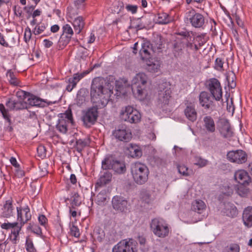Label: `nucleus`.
Wrapping results in <instances>:
<instances>
[{
  "instance_id": "nucleus-1",
  "label": "nucleus",
  "mask_w": 252,
  "mask_h": 252,
  "mask_svg": "<svg viewBox=\"0 0 252 252\" xmlns=\"http://www.w3.org/2000/svg\"><path fill=\"white\" fill-rule=\"evenodd\" d=\"M113 85L101 77L93 79L91 96L94 106L89 109L82 117V121L86 126L94 124L98 116L97 110L104 108L108 104L113 94Z\"/></svg>"
},
{
  "instance_id": "nucleus-2",
  "label": "nucleus",
  "mask_w": 252,
  "mask_h": 252,
  "mask_svg": "<svg viewBox=\"0 0 252 252\" xmlns=\"http://www.w3.org/2000/svg\"><path fill=\"white\" fill-rule=\"evenodd\" d=\"M148 77L143 72L136 74L132 80L131 88L135 97L139 99H144L148 94L146 89Z\"/></svg>"
},
{
  "instance_id": "nucleus-3",
  "label": "nucleus",
  "mask_w": 252,
  "mask_h": 252,
  "mask_svg": "<svg viewBox=\"0 0 252 252\" xmlns=\"http://www.w3.org/2000/svg\"><path fill=\"white\" fill-rule=\"evenodd\" d=\"M131 173L134 182L138 185H143L148 180L149 171L145 164L139 162L132 164Z\"/></svg>"
},
{
  "instance_id": "nucleus-4",
  "label": "nucleus",
  "mask_w": 252,
  "mask_h": 252,
  "mask_svg": "<svg viewBox=\"0 0 252 252\" xmlns=\"http://www.w3.org/2000/svg\"><path fill=\"white\" fill-rule=\"evenodd\" d=\"M101 168L103 170L112 169L118 174H123L126 171L125 163L115 160L112 156H106L102 161Z\"/></svg>"
},
{
  "instance_id": "nucleus-5",
  "label": "nucleus",
  "mask_w": 252,
  "mask_h": 252,
  "mask_svg": "<svg viewBox=\"0 0 252 252\" xmlns=\"http://www.w3.org/2000/svg\"><path fill=\"white\" fill-rule=\"evenodd\" d=\"M153 233L159 238H165L168 235L169 228L166 222L161 218H155L150 223Z\"/></svg>"
},
{
  "instance_id": "nucleus-6",
  "label": "nucleus",
  "mask_w": 252,
  "mask_h": 252,
  "mask_svg": "<svg viewBox=\"0 0 252 252\" xmlns=\"http://www.w3.org/2000/svg\"><path fill=\"white\" fill-rule=\"evenodd\" d=\"M185 22L195 28H203L205 18L201 13L197 12L193 9H190L188 10L185 13Z\"/></svg>"
},
{
  "instance_id": "nucleus-7",
  "label": "nucleus",
  "mask_w": 252,
  "mask_h": 252,
  "mask_svg": "<svg viewBox=\"0 0 252 252\" xmlns=\"http://www.w3.org/2000/svg\"><path fill=\"white\" fill-rule=\"evenodd\" d=\"M157 98V105L160 108L168 104L171 91L166 83L159 85Z\"/></svg>"
},
{
  "instance_id": "nucleus-8",
  "label": "nucleus",
  "mask_w": 252,
  "mask_h": 252,
  "mask_svg": "<svg viewBox=\"0 0 252 252\" xmlns=\"http://www.w3.org/2000/svg\"><path fill=\"white\" fill-rule=\"evenodd\" d=\"M137 243L132 239L123 240L115 245L112 252H136Z\"/></svg>"
},
{
  "instance_id": "nucleus-9",
  "label": "nucleus",
  "mask_w": 252,
  "mask_h": 252,
  "mask_svg": "<svg viewBox=\"0 0 252 252\" xmlns=\"http://www.w3.org/2000/svg\"><path fill=\"white\" fill-rule=\"evenodd\" d=\"M62 116L58 120L57 124V129L61 132L65 133L67 131V123H73V120L71 111L70 109H67L64 113L61 114Z\"/></svg>"
},
{
  "instance_id": "nucleus-10",
  "label": "nucleus",
  "mask_w": 252,
  "mask_h": 252,
  "mask_svg": "<svg viewBox=\"0 0 252 252\" xmlns=\"http://www.w3.org/2000/svg\"><path fill=\"white\" fill-rule=\"evenodd\" d=\"M206 85L213 97L219 101L222 97V89L219 81L216 78L210 79L207 82Z\"/></svg>"
},
{
  "instance_id": "nucleus-11",
  "label": "nucleus",
  "mask_w": 252,
  "mask_h": 252,
  "mask_svg": "<svg viewBox=\"0 0 252 252\" xmlns=\"http://www.w3.org/2000/svg\"><path fill=\"white\" fill-rule=\"evenodd\" d=\"M227 158L232 162L242 164L247 161V156L242 150L232 151L228 152Z\"/></svg>"
},
{
  "instance_id": "nucleus-12",
  "label": "nucleus",
  "mask_w": 252,
  "mask_h": 252,
  "mask_svg": "<svg viewBox=\"0 0 252 252\" xmlns=\"http://www.w3.org/2000/svg\"><path fill=\"white\" fill-rule=\"evenodd\" d=\"M113 136L118 140L128 142L131 138V134L129 130L125 126L119 127L113 132Z\"/></svg>"
},
{
  "instance_id": "nucleus-13",
  "label": "nucleus",
  "mask_w": 252,
  "mask_h": 252,
  "mask_svg": "<svg viewBox=\"0 0 252 252\" xmlns=\"http://www.w3.org/2000/svg\"><path fill=\"white\" fill-rule=\"evenodd\" d=\"M234 179L238 184H250L252 178L249 173L244 169L236 171L234 174Z\"/></svg>"
},
{
  "instance_id": "nucleus-14",
  "label": "nucleus",
  "mask_w": 252,
  "mask_h": 252,
  "mask_svg": "<svg viewBox=\"0 0 252 252\" xmlns=\"http://www.w3.org/2000/svg\"><path fill=\"white\" fill-rule=\"evenodd\" d=\"M16 210L17 220L20 222V227H21L25 223L31 220L32 215L28 206L24 208L17 207Z\"/></svg>"
},
{
  "instance_id": "nucleus-15",
  "label": "nucleus",
  "mask_w": 252,
  "mask_h": 252,
  "mask_svg": "<svg viewBox=\"0 0 252 252\" xmlns=\"http://www.w3.org/2000/svg\"><path fill=\"white\" fill-rule=\"evenodd\" d=\"M219 131L221 136L225 138H229L233 136V131L227 120L222 119L220 121Z\"/></svg>"
},
{
  "instance_id": "nucleus-16",
  "label": "nucleus",
  "mask_w": 252,
  "mask_h": 252,
  "mask_svg": "<svg viewBox=\"0 0 252 252\" xmlns=\"http://www.w3.org/2000/svg\"><path fill=\"white\" fill-rule=\"evenodd\" d=\"M54 103L51 101H47L46 100L42 99L31 94L27 100V103L29 105L39 107L48 106Z\"/></svg>"
},
{
  "instance_id": "nucleus-17",
  "label": "nucleus",
  "mask_w": 252,
  "mask_h": 252,
  "mask_svg": "<svg viewBox=\"0 0 252 252\" xmlns=\"http://www.w3.org/2000/svg\"><path fill=\"white\" fill-rule=\"evenodd\" d=\"M112 204L115 210L124 212L126 208L127 202L121 196H115L112 199Z\"/></svg>"
},
{
  "instance_id": "nucleus-18",
  "label": "nucleus",
  "mask_w": 252,
  "mask_h": 252,
  "mask_svg": "<svg viewBox=\"0 0 252 252\" xmlns=\"http://www.w3.org/2000/svg\"><path fill=\"white\" fill-rule=\"evenodd\" d=\"M1 216L4 218H10L15 214V207L10 200H7L4 204L1 210Z\"/></svg>"
},
{
  "instance_id": "nucleus-19",
  "label": "nucleus",
  "mask_w": 252,
  "mask_h": 252,
  "mask_svg": "<svg viewBox=\"0 0 252 252\" xmlns=\"http://www.w3.org/2000/svg\"><path fill=\"white\" fill-rule=\"evenodd\" d=\"M186 117L190 121L194 122L197 119V112L194 105L191 103L188 104L184 110Z\"/></svg>"
},
{
  "instance_id": "nucleus-20",
  "label": "nucleus",
  "mask_w": 252,
  "mask_h": 252,
  "mask_svg": "<svg viewBox=\"0 0 252 252\" xmlns=\"http://www.w3.org/2000/svg\"><path fill=\"white\" fill-rule=\"evenodd\" d=\"M84 73L74 74L72 77L69 78L68 80V85L66 86V90L68 92H71L75 87L77 83L84 77Z\"/></svg>"
},
{
  "instance_id": "nucleus-21",
  "label": "nucleus",
  "mask_w": 252,
  "mask_h": 252,
  "mask_svg": "<svg viewBox=\"0 0 252 252\" xmlns=\"http://www.w3.org/2000/svg\"><path fill=\"white\" fill-rule=\"evenodd\" d=\"M186 42L187 40L185 38H177L175 40L173 44V53L175 57L180 56Z\"/></svg>"
},
{
  "instance_id": "nucleus-22",
  "label": "nucleus",
  "mask_w": 252,
  "mask_h": 252,
  "mask_svg": "<svg viewBox=\"0 0 252 252\" xmlns=\"http://www.w3.org/2000/svg\"><path fill=\"white\" fill-rule=\"evenodd\" d=\"M199 101L201 106L206 109H209L213 103V101L210 99L209 94L206 92H202L200 93Z\"/></svg>"
},
{
  "instance_id": "nucleus-23",
  "label": "nucleus",
  "mask_w": 252,
  "mask_h": 252,
  "mask_svg": "<svg viewBox=\"0 0 252 252\" xmlns=\"http://www.w3.org/2000/svg\"><path fill=\"white\" fill-rule=\"evenodd\" d=\"M242 218L246 226L248 227L252 226V207H248L244 210Z\"/></svg>"
},
{
  "instance_id": "nucleus-24",
  "label": "nucleus",
  "mask_w": 252,
  "mask_h": 252,
  "mask_svg": "<svg viewBox=\"0 0 252 252\" xmlns=\"http://www.w3.org/2000/svg\"><path fill=\"white\" fill-rule=\"evenodd\" d=\"M163 38L159 35H157L154 37L151 45L152 49L155 52H160V50L163 47Z\"/></svg>"
},
{
  "instance_id": "nucleus-25",
  "label": "nucleus",
  "mask_w": 252,
  "mask_h": 252,
  "mask_svg": "<svg viewBox=\"0 0 252 252\" xmlns=\"http://www.w3.org/2000/svg\"><path fill=\"white\" fill-rule=\"evenodd\" d=\"M191 210L198 214L203 213L206 210V205L201 200H195L191 204Z\"/></svg>"
},
{
  "instance_id": "nucleus-26",
  "label": "nucleus",
  "mask_w": 252,
  "mask_h": 252,
  "mask_svg": "<svg viewBox=\"0 0 252 252\" xmlns=\"http://www.w3.org/2000/svg\"><path fill=\"white\" fill-rule=\"evenodd\" d=\"M105 170V171L101 172L100 177L97 182V185L101 186L108 184L112 179V175L111 172Z\"/></svg>"
},
{
  "instance_id": "nucleus-27",
  "label": "nucleus",
  "mask_w": 252,
  "mask_h": 252,
  "mask_svg": "<svg viewBox=\"0 0 252 252\" xmlns=\"http://www.w3.org/2000/svg\"><path fill=\"white\" fill-rule=\"evenodd\" d=\"M160 63L158 60L149 61L146 63V69L152 73H157L160 70Z\"/></svg>"
},
{
  "instance_id": "nucleus-28",
  "label": "nucleus",
  "mask_w": 252,
  "mask_h": 252,
  "mask_svg": "<svg viewBox=\"0 0 252 252\" xmlns=\"http://www.w3.org/2000/svg\"><path fill=\"white\" fill-rule=\"evenodd\" d=\"M224 213L228 217L234 218L238 215V210L234 204L228 203L225 205Z\"/></svg>"
},
{
  "instance_id": "nucleus-29",
  "label": "nucleus",
  "mask_w": 252,
  "mask_h": 252,
  "mask_svg": "<svg viewBox=\"0 0 252 252\" xmlns=\"http://www.w3.org/2000/svg\"><path fill=\"white\" fill-rule=\"evenodd\" d=\"M127 149L132 158H140L142 155L140 148L137 145L130 144L128 145Z\"/></svg>"
},
{
  "instance_id": "nucleus-30",
  "label": "nucleus",
  "mask_w": 252,
  "mask_h": 252,
  "mask_svg": "<svg viewBox=\"0 0 252 252\" xmlns=\"http://www.w3.org/2000/svg\"><path fill=\"white\" fill-rule=\"evenodd\" d=\"M204 126L209 132L215 131V124L213 119L210 116H205L203 118Z\"/></svg>"
},
{
  "instance_id": "nucleus-31",
  "label": "nucleus",
  "mask_w": 252,
  "mask_h": 252,
  "mask_svg": "<svg viewBox=\"0 0 252 252\" xmlns=\"http://www.w3.org/2000/svg\"><path fill=\"white\" fill-rule=\"evenodd\" d=\"M249 185L239 184L235 185V189L237 194L242 197L248 196L250 193V189L248 188Z\"/></svg>"
},
{
  "instance_id": "nucleus-32",
  "label": "nucleus",
  "mask_w": 252,
  "mask_h": 252,
  "mask_svg": "<svg viewBox=\"0 0 252 252\" xmlns=\"http://www.w3.org/2000/svg\"><path fill=\"white\" fill-rule=\"evenodd\" d=\"M90 143V139L87 138L76 139L75 142L76 151L78 153H81L85 147L89 145Z\"/></svg>"
},
{
  "instance_id": "nucleus-33",
  "label": "nucleus",
  "mask_w": 252,
  "mask_h": 252,
  "mask_svg": "<svg viewBox=\"0 0 252 252\" xmlns=\"http://www.w3.org/2000/svg\"><path fill=\"white\" fill-rule=\"evenodd\" d=\"M0 111L2 114L4 119L7 122L8 125L6 127V130L11 132L13 130V127L11 126L12 122L8 115L7 109H5L4 106L2 104H0Z\"/></svg>"
},
{
  "instance_id": "nucleus-34",
  "label": "nucleus",
  "mask_w": 252,
  "mask_h": 252,
  "mask_svg": "<svg viewBox=\"0 0 252 252\" xmlns=\"http://www.w3.org/2000/svg\"><path fill=\"white\" fill-rule=\"evenodd\" d=\"M151 49L150 48L148 44H144L139 51L141 58L143 61H147L150 58V51Z\"/></svg>"
},
{
  "instance_id": "nucleus-35",
  "label": "nucleus",
  "mask_w": 252,
  "mask_h": 252,
  "mask_svg": "<svg viewBox=\"0 0 252 252\" xmlns=\"http://www.w3.org/2000/svg\"><path fill=\"white\" fill-rule=\"evenodd\" d=\"M133 107L131 106H127L123 107L120 112V119L125 122H126L128 119L129 116L132 113Z\"/></svg>"
},
{
  "instance_id": "nucleus-36",
  "label": "nucleus",
  "mask_w": 252,
  "mask_h": 252,
  "mask_svg": "<svg viewBox=\"0 0 252 252\" xmlns=\"http://www.w3.org/2000/svg\"><path fill=\"white\" fill-rule=\"evenodd\" d=\"M6 76L7 80L10 85L14 86H16L19 84V80L16 77L15 74L11 70V69H9L7 70Z\"/></svg>"
},
{
  "instance_id": "nucleus-37",
  "label": "nucleus",
  "mask_w": 252,
  "mask_h": 252,
  "mask_svg": "<svg viewBox=\"0 0 252 252\" xmlns=\"http://www.w3.org/2000/svg\"><path fill=\"white\" fill-rule=\"evenodd\" d=\"M84 22L82 17L79 16L77 18H75L73 23V25L75 31L77 32V33H79L84 26Z\"/></svg>"
},
{
  "instance_id": "nucleus-38",
  "label": "nucleus",
  "mask_w": 252,
  "mask_h": 252,
  "mask_svg": "<svg viewBox=\"0 0 252 252\" xmlns=\"http://www.w3.org/2000/svg\"><path fill=\"white\" fill-rule=\"evenodd\" d=\"M71 202V206L72 208L75 209L76 207L79 206L81 204V201L79 199V195L77 192L71 193L70 198H67L65 199V201L69 200Z\"/></svg>"
},
{
  "instance_id": "nucleus-39",
  "label": "nucleus",
  "mask_w": 252,
  "mask_h": 252,
  "mask_svg": "<svg viewBox=\"0 0 252 252\" xmlns=\"http://www.w3.org/2000/svg\"><path fill=\"white\" fill-rule=\"evenodd\" d=\"M141 114L138 111L133 108L126 122L131 124L137 123L140 121Z\"/></svg>"
},
{
  "instance_id": "nucleus-40",
  "label": "nucleus",
  "mask_w": 252,
  "mask_h": 252,
  "mask_svg": "<svg viewBox=\"0 0 252 252\" xmlns=\"http://www.w3.org/2000/svg\"><path fill=\"white\" fill-rule=\"evenodd\" d=\"M173 20V18L166 13L158 14V22L161 24H167Z\"/></svg>"
},
{
  "instance_id": "nucleus-41",
  "label": "nucleus",
  "mask_w": 252,
  "mask_h": 252,
  "mask_svg": "<svg viewBox=\"0 0 252 252\" xmlns=\"http://www.w3.org/2000/svg\"><path fill=\"white\" fill-rule=\"evenodd\" d=\"M236 79L235 75L233 72L229 73L227 76L226 79L228 82V86L232 89L236 86V83L235 82Z\"/></svg>"
},
{
  "instance_id": "nucleus-42",
  "label": "nucleus",
  "mask_w": 252,
  "mask_h": 252,
  "mask_svg": "<svg viewBox=\"0 0 252 252\" xmlns=\"http://www.w3.org/2000/svg\"><path fill=\"white\" fill-rule=\"evenodd\" d=\"M71 38V36H70V35H64V34H62L59 40L60 46H62L63 47L66 46L69 42Z\"/></svg>"
},
{
  "instance_id": "nucleus-43",
  "label": "nucleus",
  "mask_w": 252,
  "mask_h": 252,
  "mask_svg": "<svg viewBox=\"0 0 252 252\" xmlns=\"http://www.w3.org/2000/svg\"><path fill=\"white\" fill-rule=\"evenodd\" d=\"M208 160L202 158L200 157H195L194 158V163L195 165L198 166L200 167H203L206 166L208 164Z\"/></svg>"
},
{
  "instance_id": "nucleus-44",
  "label": "nucleus",
  "mask_w": 252,
  "mask_h": 252,
  "mask_svg": "<svg viewBox=\"0 0 252 252\" xmlns=\"http://www.w3.org/2000/svg\"><path fill=\"white\" fill-rule=\"evenodd\" d=\"M27 100H18L16 101L15 100V110H18L20 109H23L27 108Z\"/></svg>"
},
{
  "instance_id": "nucleus-45",
  "label": "nucleus",
  "mask_w": 252,
  "mask_h": 252,
  "mask_svg": "<svg viewBox=\"0 0 252 252\" xmlns=\"http://www.w3.org/2000/svg\"><path fill=\"white\" fill-rule=\"evenodd\" d=\"M141 199L146 203H150L154 199L151 194L147 191L143 192L141 194Z\"/></svg>"
},
{
  "instance_id": "nucleus-46",
  "label": "nucleus",
  "mask_w": 252,
  "mask_h": 252,
  "mask_svg": "<svg viewBox=\"0 0 252 252\" xmlns=\"http://www.w3.org/2000/svg\"><path fill=\"white\" fill-rule=\"evenodd\" d=\"M29 93L25 91H21L17 93V97H19L21 100L27 101L30 95Z\"/></svg>"
},
{
  "instance_id": "nucleus-47",
  "label": "nucleus",
  "mask_w": 252,
  "mask_h": 252,
  "mask_svg": "<svg viewBox=\"0 0 252 252\" xmlns=\"http://www.w3.org/2000/svg\"><path fill=\"white\" fill-rule=\"evenodd\" d=\"M17 227H20V226L18 225V223L17 222H13V223H10V222H5L2 223L1 225V227L2 229H8L12 228L13 230H14V228Z\"/></svg>"
},
{
  "instance_id": "nucleus-48",
  "label": "nucleus",
  "mask_w": 252,
  "mask_h": 252,
  "mask_svg": "<svg viewBox=\"0 0 252 252\" xmlns=\"http://www.w3.org/2000/svg\"><path fill=\"white\" fill-rule=\"evenodd\" d=\"M46 29L44 24H38L34 29L33 33L35 35H38L43 32Z\"/></svg>"
},
{
  "instance_id": "nucleus-49",
  "label": "nucleus",
  "mask_w": 252,
  "mask_h": 252,
  "mask_svg": "<svg viewBox=\"0 0 252 252\" xmlns=\"http://www.w3.org/2000/svg\"><path fill=\"white\" fill-rule=\"evenodd\" d=\"M63 34H64V35H70V36H72L73 34V30L70 26L68 24L64 25L63 27Z\"/></svg>"
},
{
  "instance_id": "nucleus-50",
  "label": "nucleus",
  "mask_w": 252,
  "mask_h": 252,
  "mask_svg": "<svg viewBox=\"0 0 252 252\" xmlns=\"http://www.w3.org/2000/svg\"><path fill=\"white\" fill-rule=\"evenodd\" d=\"M26 250L29 252H35L36 250L33 246V243L30 239H27L26 243Z\"/></svg>"
},
{
  "instance_id": "nucleus-51",
  "label": "nucleus",
  "mask_w": 252,
  "mask_h": 252,
  "mask_svg": "<svg viewBox=\"0 0 252 252\" xmlns=\"http://www.w3.org/2000/svg\"><path fill=\"white\" fill-rule=\"evenodd\" d=\"M177 168L178 172L180 174L185 176H188L189 175V174L188 172V168L186 166L184 165H178Z\"/></svg>"
},
{
  "instance_id": "nucleus-52",
  "label": "nucleus",
  "mask_w": 252,
  "mask_h": 252,
  "mask_svg": "<svg viewBox=\"0 0 252 252\" xmlns=\"http://www.w3.org/2000/svg\"><path fill=\"white\" fill-rule=\"evenodd\" d=\"M70 232L72 236H73L75 237H79L80 236L79 229L74 225H72L71 226H70Z\"/></svg>"
},
{
  "instance_id": "nucleus-53",
  "label": "nucleus",
  "mask_w": 252,
  "mask_h": 252,
  "mask_svg": "<svg viewBox=\"0 0 252 252\" xmlns=\"http://www.w3.org/2000/svg\"><path fill=\"white\" fill-rule=\"evenodd\" d=\"M32 34L31 31V29L27 27L25 29V33H24V40L26 43H28V41H30L31 38Z\"/></svg>"
},
{
  "instance_id": "nucleus-54",
  "label": "nucleus",
  "mask_w": 252,
  "mask_h": 252,
  "mask_svg": "<svg viewBox=\"0 0 252 252\" xmlns=\"http://www.w3.org/2000/svg\"><path fill=\"white\" fill-rule=\"evenodd\" d=\"M221 190H222V192L227 195V196H230L231 195V194H232L233 193V189L229 187V186H223L222 189H221Z\"/></svg>"
},
{
  "instance_id": "nucleus-55",
  "label": "nucleus",
  "mask_w": 252,
  "mask_h": 252,
  "mask_svg": "<svg viewBox=\"0 0 252 252\" xmlns=\"http://www.w3.org/2000/svg\"><path fill=\"white\" fill-rule=\"evenodd\" d=\"M142 19H137L136 24L134 26H131L132 28H134L137 30L143 29L146 27L145 25L143 24Z\"/></svg>"
},
{
  "instance_id": "nucleus-56",
  "label": "nucleus",
  "mask_w": 252,
  "mask_h": 252,
  "mask_svg": "<svg viewBox=\"0 0 252 252\" xmlns=\"http://www.w3.org/2000/svg\"><path fill=\"white\" fill-rule=\"evenodd\" d=\"M38 156L41 157H45L46 156V149L44 146L40 145L37 148Z\"/></svg>"
},
{
  "instance_id": "nucleus-57",
  "label": "nucleus",
  "mask_w": 252,
  "mask_h": 252,
  "mask_svg": "<svg viewBox=\"0 0 252 252\" xmlns=\"http://www.w3.org/2000/svg\"><path fill=\"white\" fill-rule=\"evenodd\" d=\"M21 227H17L14 228V230L12 231V233L14 236L13 238H11V240L13 243H15L17 240V237L19 235V233L21 230Z\"/></svg>"
},
{
  "instance_id": "nucleus-58",
  "label": "nucleus",
  "mask_w": 252,
  "mask_h": 252,
  "mask_svg": "<svg viewBox=\"0 0 252 252\" xmlns=\"http://www.w3.org/2000/svg\"><path fill=\"white\" fill-rule=\"evenodd\" d=\"M223 63L222 60L220 58H217L215 62V68L216 69L220 70L222 69Z\"/></svg>"
},
{
  "instance_id": "nucleus-59",
  "label": "nucleus",
  "mask_w": 252,
  "mask_h": 252,
  "mask_svg": "<svg viewBox=\"0 0 252 252\" xmlns=\"http://www.w3.org/2000/svg\"><path fill=\"white\" fill-rule=\"evenodd\" d=\"M97 201L98 202H103L106 200V195L105 192L101 191L97 195Z\"/></svg>"
},
{
  "instance_id": "nucleus-60",
  "label": "nucleus",
  "mask_w": 252,
  "mask_h": 252,
  "mask_svg": "<svg viewBox=\"0 0 252 252\" xmlns=\"http://www.w3.org/2000/svg\"><path fill=\"white\" fill-rule=\"evenodd\" d=\"M6 106L10 110H15V100L9 99L6 102Z\"/></svg>"
},
{
  "instance_id": "nucleus-61",
  "label": "nucleus",
  "mask_w": 252,
  "mask_h": 252,
  "mask_svg": "<svg viewBox=\"0 0 252 252\" xmlns=\"http://www.w3.org/2000/svg\"><path fill=\"white\" fill-rule=\"evenodd\" d=\"M67 14L71 18H72L73 16H75V15L77 14L76 10L71 6L67 7Z\"/></svg>"
},
{
  "instance_id": "nucleus-62",
  "label": "nucleus",
  "mask_w": 252,
  "mask_h": 252,
  "mask_svg": "<svg viewBox=\"0 0 252 252\" xmlns=\"http://www.w3.org/2000/svg\"><path fill=\"white\" fill-rule=\"evenodd\" d=\"M32 232L34 233H35L37 235H40L41 234V229L40 227L37 225L36 224H32Z\"/></svg>"
},
{
  "instance_id": "nucleus-63",
  "label": "nucleus",
  "mask_w": 252,
  "mask_h": 252,
  "mask_svg": "<svg viewBox=\"0 0 252 252\" xmlns=\"http://www.w3.org/2000/svg\"><path fill=\"white\" fill-rule=\"evenodd\" d=\"M195 41L198 42L199 46L201 47L206 42V40L201 36H197L195 38Z\"/></svg>"
},
{
  "instance_id": "nucleus-64",
  "label": "nucleus",
  "mask_w": 252,
  "mask_h": 252,
  "mask_svg": "<svg viewBox=\"0 0 252 252\" xmlns=\"http://www.w3.org/2000/svg\"><path fill=\"white\" fill-rule=\"evenodd\" d=\"M86 0H76L74 4L77 9L83 8Z\"/></svg>"
}]
</instances>
